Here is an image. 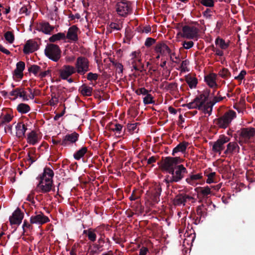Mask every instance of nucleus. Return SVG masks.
Instances as JSON below:
<instances>
[{"label":"nucleus","mask_w":255,"mask_h":255,"mask_svg":"<svg viewBox=\"0 0 255 255\" xmlns=\"http://www.w3.org/2000/svg\"><path fill=\"white\" fill-rule=\"evenodd\" d=\"M161 191V184L159 183H154L151 190V199L152 202L157 203L160 201Z\"/></svg>","instance_id":"16"},{"label":"nucleus","mask_w":255,"mask_h":255,"mask_svg":"<svg viewBox=\"0 0 255 255\" xmlns=\"http://www.w3.org/2000/svg\"><path fill=\"white\" fill-rule=\"evenodd\" d=\"M39 141L37 134L35 131L32 130L27 135V142L32 145H35Z\"/></svg>","instance_id":"30"},{"label":"nucleus","mask_w":255,"mask_h":255,"mask_svg":"<svg viewBox=\"0 0 255 255\" xmlns=\"http://www.w3.org/2000/svg\"><path fill=\"white\" fill-rule=\"evenodd\" d=\"M58 98L56 96L55 93H52L51 95V99L49 101L48 104L51 106H54L58 103Z\"/></svg>","instance_id":"46"},{"label":"nucleus","mask_w":255,"mask_h":255,"mask_svg":"<svg viewBox=\"0 0 255 255\" xmlns=\"http://www.w3.org/2000/svg\"><path fill=\"white\" fill-rule=\"evenodd\" d=\"M187 173L186 168L182 164L178 165L176 167L166 175L164 181L168 185L170 184L180 182L184 177V174Z\"/></svg>","instance_id":"1"},{"label":"nucleus","mask_w":255,"mask_h":255,"mask_svg":"<svg viewBox=\"0 0 255 255\" xmlns=\"http://www.w3.org/2000/svg\"><path fill=\"white\" fill-rule=\"evenodd\" d=\"M215 44L217 45H219L222 49H227L230 44L229 43H226L223 39L220 38V37H218L215 39Z\"/></svg>","instance_id":"37"},{"label":"nucleus","mask_w":255,"mask_h":255,"mask_svg":"<svg viewBox=\"0 0 255 255\" xmlns=\"http://www.w3.org/2000/svg\"><path fill=\"white\" fill-rule=\"evenodd\" d=\"M143 103L145 105H148L153 103L154 101L153 100V97L150 94L147 93L145 97L143 98Z\"/></svg>","instance_id":"47"},{"label":"nucleus","mask_w":255,"mask_h":255,"mask_svg":"<svg viewBox=\"0 0 255 255\" xmlns=\"http://www.w3.org/2000/svg\"><path fill=\"white\" fill-rule=\"evenodd\" d=\"M37 179L39 180V182L35 188L36 192L45 194L51 191H55V186L53 180H49L48 179H43V178Z\"/></svg>","instance_id":"5"},{"label":"nucleus","mask_w":255,"mask_h":255,"mask_svg":"<svg viewBox=\"0 0 255 255\" xmlns=\"http://www.w3.org/2000/svg\"><path fill=\"white\" fill-rule=\"evenodd\" d=\"M44 52L48 58L54 62H57L61 57L60 49L58 45L54 44H47Z\"/></svg>","instance_id":"7"},{"label":"nucleus","mask_w":255,"mask_h":255,"mask_svg":"<svg viewBox=\"0 0 255 255\" xmlns=\"http://www.w3.org/2000/svg\"><path fill=\"white\" fill-rule=\"evenodd\" d=\"M25 63L19 61L16 63V69L13 71V76L18 79H21L23 76V71L25 69Z\"/></svg>","instance_id":"24"},{"label":"nucleus","mask_w":255,"mask_h":255,"mask_svg":"<svg viewBox=\"0 0 255 255\" xmlns=\"http://www.w3.org/2000/svg\"><path fill=\"white\" fill-rule=\"evenodd\" d=\"M200 3L206 7H212L214 6V1L213 0H200Z\"/></svg>","instance_id":"50"},{"label":"nucleus","mask_w":255,"mask_h":255,"mask_svg":"<svg viewBox=\"0 0 255 255\" xmlns=\"http://www.w3.org/2000/svg\"><path fill=\"white\" fill-rule=\"evenodd\" d=\"M66 36L65 33L59 32L57 34H53L49 38V40L50 42H55L56 41L60 40H65Z\"/></svg>","instance_id":"36"},{"label":"nucleus","mask_w":255,"mask_h":255,"mask_svg":"<svg viewBox=\"0 0 255 255\" xmlns=\"http://www.w3.org/2000/svg\"><path fill=\"white\" fill-rule=\"evenodd\" d=\"M79 137V134L75 131L70 134H67L62 140L61 145L63 146H70L75 143L78 140Z\"/></svg>","instance_id":"12"},{"label":"nucleus","mask_w":255,"mask_h":255,"mask_svg":"<svg viewBox=\"0 0 255 255\" xmlns=\"http://www.w3.org/2000/svg\"><path fill=\"white\" fill-rule=\"evenodd\" d=\"M188 145V143L185 141H183L179 143L175 148H173L172 153V155H174L175 153L178 152H183L185 151Z\"/></svg>","instance_id":"29"},{"label":"nucleus","mask_w":255,"mask_h":255,"mask_svg":"<svg viewBox=\"0 0 255 255\" xmlns=\"http://www.w3.org/2000/svg\"><path fill=\"white\" fill-rule=\"evenodd\" d=\"M194 199L193 197L185 194H178L175 196L173 200V203L175 206L185 205L187 200H190Z\"/></svg>","instance_id":"20"},{"label":"nucleus","mask_w":255,"mask_h":255,"mask_svg":"<svg viewBox=\"0 0 255 255\" xmlns=\"http://www.w3.org/2000/svg\"><path fill=\"white\" fill-rule=\"evenodd\" d=\"M182 32H179L182 37L189 39L197 38L199 29L197 27L190 25H185L182 27Z\"/></svg>","instance_id":"9"},{"label":"nucleus","mask_w":255,"mask_h":255,"mask_svg":"<svg viewBox=\"0 0 255 255\" xmlns=\"http://www.w3.org/2000/svg\"><path fill=\"white\" fill-rule=\"evenodd\" d=\"M28 71L30 73H33L36 76L38 73H40L41 71V68L37 65H32L28 68Z\"/></svg>","instance_id":"39"},{"label":"nucleus","mask_w":255,"mask_h":255,"mask_svg":"<svg viewBox=\"0 0 255 255\" xmlns=\"http://www.w3.org/2000/svg\"><path fill=\"white\" fill-rule=\"evenodd\" d=\"M89 65L90 62L88 58L81 56L77 58L74 67L78 74L84 75L90 70Z\"/></svg>","instance_id":"8"},{"label":"nucleus","mask_w":255,"mask_h":255,"mask_svg":"<svg viewBox=\"0 0 255 255\" xmlns=\"http://www.w3.org/2000/svg\"><path fill=\"white\" fill-rule=\"evenodd\" d=\"M236 117V113L228 110L223 115L214 120V123L220 128L225 129L230 126L232 121Z\"/></svg>","instance_id":"2"},{"label":"nucleus","mask_w":255,"mask_h":255,"mask_svg":"<svg viewBox=\"0 0 255 255\" xmlns=\"http://www.w3.org/2000/svg\"><path fill=\"white\" fill-rule=\"evenodd\" d=\"M30 221L31 224L43 225L50 221L48 217L44 215L42 212L30 217Z\"/></svg>","instance_id":"17"},{"label":"nucleus","mask_w":255,"mask_h":255,"mask_svg":"<svg viewBox=\"0 0 255 255\" xmlns=\"http://www.w3.org/2000/svg\"><path fill=\"white\" fill-rule=\"evenodd\" d=\"M54 28L55 27L51 25L48 22L42 21L37 23L35 29L45 34L50 35L54 30Z\"/></svg>","instance_id":"13"},{"label":"nucleus","mask_w":255,"mask_h":255,"mask_svg":"<svg viewBox=\"0 0 255 255\" xmlns=\"http://www.w3.org/2000/svg\"><path fill=\"white\" fill-rule=\"evenodd\" d=\"M76 72L75 67L70 65H64L59 70L60 77L62 79H67L69 77Z\"/></svg>","instance_id":"15"},{"label":"nucleus","mask_w":255,"mask_h":255,"mask_svg":"<svg viewBox=\"0 0 255 255\" xmlns=\"http://www.w3.org/2000/svg\"><path fill=\"white\" fill-rule=\"evenodd\" d=\"M218 75L223 78L227 79L231 77V73L228 69L223 68L219 71Z\"/></svg>","instance_id":"40"},{"label":"nucleus","mask_w":255,"mask_h":255,"mask_svg":"<svg viewBox=\"0 0 255 255\" xmlns=\"http://www.w3.org/2000/svg\"><path fill=\"white\" fill-rule=\"evenodd\" d=\"M230 137L225 135H220L218 139L213 142L212 146V151L219 154L221 153L225 148L224 144L230 141Z\"/></svg>","instance_id":"11"},{"label":"nucleus","mask_w":255,"mask_h":255,"mask_svg":"<svg viewBox=\"0 0 255 255\" xmlns=\"http://www.w3.org/2000/svg\"><path fill=\"white\" fill-rule=\"evenodd\" d=\"M214 105L212 101L206 102L201 105V108L199 110L202 111L204 114L210 115L212 113L213 107Z\"/></svg>","instance_id":"28"},{"label":"nucleus","mask_w":255,"mask_h":255,"mask_svg":"<svg viewBox=\"0 0 255 255\" xmlns=\"http://www.w3.org/2000/svg\"><path fill=\"white\" fill-rule=\"evenodd\" d=\"M189 64V61L188 60L182 61L180 67L182 72H186L189 71L187 68V66Z\"/></svg>","instance_id":"56"},{"label":"nucleus","mask_w":255,"mask_h":255,"mask_svg":"<svg viewBox=\"0 0 255 255\" xmlns=\"http://www.w3.org/2000/svg\"><path fill=\"white\" fill-rule=\"evenodd\" d=\"M137 123L128 124L127 125V128L128 131L131 132H134L137 128Z\"/></svg>","instance_id":"58"},{"label":"nucleus","mask_w":255,"mask_h":255,"mask_svg":"<svg viewBox=\"0 0 255 255\" xmlns=\"http://www.w3.org/2000/svg\"><path fill=\"white\" fill-rule=\"evenodd\" d=\"M154 51L156 53L160 54L162 56L165 55L166 53L170 54L171 52L170 48L164 41L157 42L154 47Z\"/></svg>","instance_id":"18"},{"label":"nucleus","mask_w":255,"mask_h":255,"mask_svg":"<svg viewBox=\"0 0 255 255\" xmlns=\"http://www.w3.org/2000/svg\"><path fill=\"white\" fill-rule=\"evenodd\" d=\"M13 117V115H12L10 113L7 112L1 118V120L0 121V124H3L9 123V122H10L12 120Z\"/></svg>","instance_id":"44"},{"label":"nucleus","mask_w":255,"mask_h":255,"mask_svg":"<svg viewBox=\"0 0 255 255\" xmlns=\"http://www.w3.org/2000/svg\"><path fill=\"white\" fill-rule=\"evenodd\" d=\"M202 178L201 173L197 174H191L190 176L186 179V181L190 185H193L194 181Z\"/></svg>","instance_id":"38"},{"label":"nucleus","mask_w":255,"mask_h":255,"mask_svg":"<svg viewBox=\"0 0 255 255\" xmlns=\"http://www.w3.org/2000/svg\"><path fill=\"white\" fill-rule=\"evenodd\" d=\"M34 191H31V192L28 195L26 199L27 201L30 202L32 204H35V201L34 200Z\"/></svg>","instance_id":"62"},{"label":"nucleus","mask_w":255,"mask_h":255,"mask_svg":"<svg viewBox=\"0 0 255 255\" xmlns=\"http://www.w3.org/2000/svg\"><path fill=\"white\" fill-rule=\"evenodd\" d=\"M99 77V75L97 73L90 72L87 75V79L90 81H96Z\"/></svg>","instance_id":"53"},{"label":"nucleus","mask_w":255,"mask_h":255,"mask_svg":"<svg viewBox=\"0 0 255 255\" xmlns=\"http://www.w3.org/2000/svg\"><path fill=\"white\" fill-rule=\"evenodd\" d=\"M177 88V84L176 83H171L166 86L165 89L166 90H170L172 91H175Z\"/></svg>","instance_id":"61"},{"label":"nucleus","mask_w":255,"mask_h":255,"mask_svg":"<svg viewBox=\"0 0 255 255\" xmlns=\"http://www.w3.org/2000/svg\"><path fill=\"white\" fill-rule=\"evenodd\" d=\"M88 152V148L86 146H83L81 148L76 151L73 154L75 159L79 160L84 157L85 154Z\"/></svg>","instance_id":"33"},{"label":"nucleus","mask_w":255,"mask_h":255,"mask_svg":"<svg viewBox=\"0 0 255 255\" xmlns=\"http://www.w3.org/2000/svg\"><path fill=\"white\" fill-rule=\"evenodd\" d=\"M95 230H93L92 229L89 232V234L88 235V239L91 242H95L96 240L97 236L96 234L94 232Z\"/></svg>","instance_id":"55"},{"label":"nucleus","mask_w":255,"mask_h":255,"mask_svg":"<svg viewBox=\"0 0 255 255\" xmlns=\"http://www.w3.org/2000/svg\"><path fill=\"white\" fill-rule=\"evenodd\" d=\"M208 99V95L204 94H201L191 102L186 105V107L189 109H196L199 110L204 103L206 102Z\"/></svg>","instance_id":"10"},{"label":"nucleus","mask_w":255,"mask_h":255,"mask_svg":"<svg viewBox=\"0 0 255 255\" xmlns=\"http://www.w3.org/2000/svg\"><path fill=\"white\" fill-rule=\"evenodd\" d=\"M183 160L179 157H166L163 160L161 169L169 173L176 166L182 162Z\"/></svg>","instance_id":"6"},{"label":"nucleus","mask_w":255,"mask_h":255,"mask_svg":"<svg viewBox=\"0 0 255 255\" xmlns=\"http://www.w3.org/2000/svg\"><path fill=\"white\" fill-rule=\"evenodd\" d=\"M24 217V213L21 210L17 208L12 213V215L9 217V222L11 225H19Z\"/></svg>","instance_id":"14"},{"label":"nucleus","mask_w":255,"mask_h":255,"mask_svg":"<svg viewBox=\"0 0 255 255\" xmlns=\"http://www.w3.org/2000/svg\"><path fill=\"white\" fill-rule=\"evenodd\" d=\"M246 71L245 70H243L241 71L240 73L239 74L238 76L235 77V79L239 81H242L245 78V76L246 75Z\"/></svg>","instance_id":"59"},{"label":"nucleus","mask_w":255,"mask_h":255,"mask_svg":"<svg viewBox=\"0 0 255 255\" xmlns=\"http://www.w3.org/2000/svg\"><path fill=\"white\" fill-rule=\"evenodd\" d=\"M194 45V42L192 41H186L183 43V46L186 49H189L192 48Z\"/></svg>","instance_id":"60"},{"label":"nucleus","mask_w":255,"mask_h":255,"mask_svg":"<svg viewBox=\"0 0 255 255\" xmlns=\"http://www.w3.org/2000/svg\"><path fill=\"white\" fill-rule=\"evenodd\" d=\"M110 130L120 134L123 128V126L120 124H111Z\"/></svg>","instance_id":"41"},{"label":"nucleus","mask_w":255,"mask_h":255,"mask_svg":"<svg viewBox=\"0 0 255 255\" xmlns=\"http://www.w3.org/2000/svg\"><path fill=\"white\" fill-rule=\"evenodd\" d=\"M205 174H206V176L208 177V178L206 180V182L207 183L210 184L216 182V172H212L209 173H207L206 172H205Z\"/></svg>","instance_id":"42"},{"label":"nucleus","mask_w":255,"mask_h":255,"mask_svg":"<svg viewBox=\"0 0 255 255\" xmlns=\"http://www.w3.org/2000/svg\"><path fill=\"white\" fill-rule=\"evenodd\" d=\"M118 15L121 17H126L132 13L131 2L127 0H119L115 7Z\"/></svg>","instance_id":"3"},{"label":"nucleus","mask_w":255,"mask_h":255,"mask_svg":"<svg viewBox=\"0 0 255 255\" xmlns=\"http://www.w3.org/2000/svg\"><path fill=\"white\" fill-rule=\"evenodd\" d=\"M38 48L37 43L33 40H28L24 46L23 51L25 54L32 53Z\"/></svg>","instance_id":"22"},{"label":"nucleus","mask_w":255,"mask_h":255,"mask_svg":"<svg viewBox=\"0 0 255 255\" xmlns=\"http://www.w3.org/2000/svg\"><path fill=\"white\" fill-rule=\"evenodd\" d=\"M155 42H156V40L155 39L151 38V37H148L145 40V41L144 43V45L146 47H149L152 45L154 44L155 43Z\"/></svg>","instance_id":"54"},{"label":"nucleus","mask_w":255,"mask_h":255,"mask_svg":"<svg viewBox=\"0 0 255 255\" xmlns=\"http://www.w3.org/2000/svg\"><path fill=\"white\" fill-rule=\"evenodd\" d=\"M16 110L19 113L23 114L29 112L30 110V107L26 104L20 103L17 105Z\"/></svg>","instance_id":"35"},{"label":"nucleus","mask_w":255,"mask_h":255,"mask_svg":"<svg viewBox=\"0 0 255 255\" xmlns=\"http://www.w3.org/2000/svg\"><path fill=\"white\" fill-rule=\"evenodd\" d=\"M206 209L205 208L203 204L197 207V215H195L194 217H193L194 224H195V225H198L201 222H202V221H201V218H204L207 214V213L206 212Z\"/></svg>","instance_id":"19"},{"label":"nucleus","mask_w":255,"mask_h":255,"mask_svg":"<svg viewBox=\"0 0 255 255\" xmlns=\"http://www.w3.org/2000/svg\"><path fill=\"white\" fill-rule=\"evenodd\" d=\"M98 244H95L93 245L94 249H95L97 251L99 252H101L103 251V244L105 243V241L104 239L101 237L98 241Z\"/></svg>","instance_id":"43"},{"label":"nucleus","mask_w":255,"mask_h":255,"mask_svg":"<svg viewBox=\"0 0 255 255\" xmlns=\"http://www.w3.org/2000/svg\"><path fill=\"white\" fill-rule=\"evenodd\" d=\"M226 97H222L221 96H215L213 99L212 101H211L215 105L216 103H218V102H219L221 101H222L223 100H224V99H225Z\"/></svg>","instance_id":"64"},{"label":"nucleus","mask_w":255,"mask_h":255,"mask_svg":"<svg viewBox=\"0 0 255 255\" xmlns=\"http://www.w3.org/2000/svg\"><path fill=\"white\" fill-rule=\"evenodd\" d=\"M131 55L132 56L131 60L132 59H136L137 60V62L141 64V61L142 60L141 59V54L140 52L139 51H134L132 52L131 53Z\"/></svg>","instance_id":"51"},{"label":"nucleus","mask_w":255,"mask_h":255,"mask_svg":"<svg viewBox=\"0 0 255 255\" xmlns=\"http://www.w3.org/2000/svg\"><path fill=\"white\" fill-rule=\"evenodd\" d=\"M239 132V142L241 145L251 143L255 136V128H241Z\"/></svg>","instance_id":"4"},{"label":"nucleus","mask_w":255,"mask_h":255,"mask_svg":"<svg viewBox=\"0 0 255 255\" xmlns=\"http://www.w3.org/2000/svg\"><path fill=\"white\" fill-rule=\"evenodd\" d=\"M17 97L22 98L23 101H28V99L26 95V92L22 88H19V92H18Z\"/></svg>","instance_id":"52"},{"label":"nucleus","mask_w":255,"mask_h":255,"mask_svg":"<svg viewBox=\"0 0 255 255\" xmlns=\"http://www.w3.org/2000/svg\"><path fill=\"white\" fill-rule=\"evenodd\" d=\"M15 129L16 136L19 138L23 137L27 129L26 126L23 123H18Z\"/></svg>","instance_id":"27"},{"label":"nucleus","mask_w":255,"mask_h":255,"mask_svg":"<svg viewBox=\"0 0 255 255\" xmlns=\"http://www.w3.org/2000/svg\"><path fill=\"white\" fill-rule=\"evenodd\" d=\"M110 28L113 30H120L123 27L122 24L116 22H111L109 25Z\"/></svg>","instance_id":"49"},{"label":"nucleus","mask_w":255,"mask_h":255,"mask_svg":"<svg viewBox=\"0 0 255 255\" xmlns=\"http://www.w3.org/2000/svg\"><path fill=\"white\" fill-rule=\"evenodd\" d=\"M54 175L53 171L50 168L46 167L44 168L43 173L39 175L36 179L43 178V179H48L49 180H53Z\"/></svg>","instance_id":"26"},{"label":"nucleus","mask_w":255,"mask_h":255,"mask_svg":"<svg viewBox=\"0 0 255 255\" xmlns=\"http://www.w3.org/2000/svg\"><path fill=\"white\" fill-rule=\"evenodd\" d=\"M79 31L78 27L75 25L70 27L68 30L66 38L69 41L76 42L78 40V31Z\"/></svg>","instance_id":"21"},{"label":"nucleus","mask_w":255,"mask_h":255,"mask_svg":"<svg viewBox=\"0 0 255 255\" xmlns=\"http://www.w3.org/2000/svg\"><path fill=\"white\" fill-rule=\"evenodd\" d=\"M195 190L198 193V198H204L211 194V188L209 186L199 187L196 188Z\"/></svg>","instance_id":"25"},{"label":"nucleus","mask_w":255,"mask_h":255,"mask_svg":"<svg viewBox=\"0 0 255 255\" xmlns=\"http://www.w3.org/2000/svg\"><path fill=\"white\" fill-rule=\"evenodd\" d=\"M217 74L214 73H211L204 77V80L206 84L211 88L215 89L218 88V85L216 82Z\"/></svg>","instance_id":"23"},{"label":"nucleus","mask_w":255,"mask_h":255,"mask_svg":"<svg viewBox=\"0 0 255 255\" xmlns=\"http://www.w3.org/2000/svg\"><path fill=\"white\" fill-rule=\"evenodd\" d=\"M4 37L9 43H12L14 40V34L11 31H7L4 34Z\"/></svg>","instance_id":"45"},{"label":"nucleus","mask_w":255,"mask_h":255,"mask_svg":"<svg viewBox=\"0 0 255 255\" xmlns=\"http://www.w3.org/2000/svg\"><path fill=\"white\" fill-rule=\"evenodd\" d=\"M32 224H31V223L30 222L28 223V222L26 220H24V221H23V224L22 225V229H23V234H24L26 232V230L27 229H28V230H32V226L31 225Z\"/></svg>","instance_id":"48"},{"label":"nucleus","mask_w":255,"mask_h":255,"mask_svg":"<svg viewBox=\"0 0 255 255\" xmlns=\"http://www.w3.org/2000/svg\"><path fill=\"white\" fill-rule=\"evenodd\" d=\"M79 91L84 96H90L92 95L93 88L83 84L79 88Z\"/></svg>","instance_id":"32"},{"label":"nucleus","mask_w":255,"mask_h":255,"mask_svg":"<svg viewBox=\"0 0 255 255\" xmlns=\"http://www.w3.org/2000/svg\"><path fill=\"white\" fill-rule=\"evenodd\" d=\"M135 93L137 95L141 94L143 95H146L147 93H148V91L145 88H140L136 90Z\"/></svg>","instance_id":"57"},{"label":"nucleus","mask_w":255,"mask_h":255,"mask_svg":"<svg viewBox=\"0 0 255 255\" xmlns=\"http://www.w3.org/2000/svg\"><path fill=\"white\" fill-rule=\"evenodd\" d=\"M20 14H25L26 15H29L30 11H28L27 6H23L19 10Z\"/></svg>","instance_id":"63"},{"label":"nucleus","mask_w":255,"mask_h":255,"mask_svg":"<svg viewBox=\"0 0 255 255\" xmlns=\"http://www.w3.org/2000/svg\"><path fill=\"white\" fill-rule=\"evenodd\" d=\"M239 149V146L238 144L235 142H229L227 146V149L224 151L226 154H232L234 152L236 151V149Z\"/></svg>","instance_id":"31"},{"label":"nucleus","mask_w":255,"mask_h":255,"mask_svg":"<svg viewBox=\"0 0 255 255\" xmlns=\"http://www.w3.org/2000/svg\"><path fill=\"white\" fill-rule=\"evenodd\" d=\"M185 81L191 89L195 88L198 83L197 79L189 75L185 76Z\"/></svg>","instance_id":"34"}]
</instances>
